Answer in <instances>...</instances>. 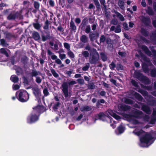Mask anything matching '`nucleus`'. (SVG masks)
Masks as SVG:
<instances>
[{
  "label": "nucleus",
  "mask_w": 156,
  "mask_h": 156,
  "mask_svg": "<svg viewBox=\"0 0 156 156\" xmlns=\"http://www.w3.org/2000/svg\"><path fill=\"white\" fill-rule=\"evenodd\" d=\"M76 83V82L74 80L69 81L67 82H64L62 85V90L63 93L64 97L66 98L69 97L68 87H70Z\"/></svg>",
  "instance_id": "1"
},
{
  "label": "nucleus",
  "mask_w": 156,
  "mask_h": 156,
  "mask_svg": "<svg viewBox=\"0 0 156 156\" xmlns=\"http://www.w3.org/2000/svg\"><path fill=\"white\" fill-rule=\"evenodd\" d=\"M90 57L89 58V62L92 64H96L99 58V55L96 49L93 48L90 51Z\"/></svg>",
  "instance_id": "2"
},
{
  "label": "nucleus",
  "mask_w": 156,
  "mask_h": 156,
  "mask_svg": "<svg viewBox=\"0 0 156 156\" xmlns=\"http://www.w3.org/2000/svg\"><path fill=\"white\" fill-rule=\"evenodd\" d=\"M17 92L16 93V94ZM18 93H19L17 99L18 100L21 102H25L27 101L29 98V96L28 92L23 90H20Z\"/></svg>",
  "instance_id": "3"
},
{
  "label": "nucleus",
  "mask_w": 156,
  "mask_h": 156,
  "mask_svg": "<svg viewBox=\"0 0 156 156\" xmlns=\"http://www.w3.org/2000/svg\"><path fill=\"white\" fill-rule=\"evenodd\" d=\"M134 75L142 83L146 84H149L150 81L147 77L144 76L141 73L135 70Z\"/></svg>",
  "instance_id": "4"
},
{
  "label": "nucleus",
  "mask_w": 156,
  "mask_h": 156,
  "mask_svg": "<svg viewBox=\"0 0 156 156\" xmlns=\"http://www.w3.org/2000/svg\"><path fill=\"white\" fill-rule=\"evenodd\" d=\"M40 116L33 110L27 118V122L29 124L35 123L39 119Z\"/></svg>",
  "instance_id": "5"
},
{
  "label": "nucleus",
  "mask_w": 156,
  "mask_h": 156,
  "mask_svg": "<svg viewBox=\"0 0 156 156\" xmlns=\"http://www.w3.org/2000/svg\"><path fill=\"white\" fill-rule=\"evenodd\" d=\"M22 13L20 11H17L15 12H11L7 17V19L9 20H14L16 19L20 20L23 19Z\"/></svg>",
  "instance_id": "6"
},
{
  "label": "nucleus",
  "mask_w": 156,
  "mask_h": 156,
  "mask_svg": "<svg viewBox=\"0 0 156 156\" xmlns=\"http://www.w3.org/2000/svg\"><path fill=\"white\" fill-rule=\"evenodd\" d=\"M154 138L152 135L147 133L141 137L140 138V141L141 144H147Z\"/></svg>",
  "instance_id": "7"
},
{
  "label": "nucleus",
  "mask_w": 156,
  "mask_h": 156,
  "mask_svg": "<svg viewBox=\"0 0 156 156\" xmlns=\"http://www.w3.org/2000/svg\"><path fill=\"white\" fill-rule=\"evenodd\" d=\"M33 109V111L39 116L41 114L43 113L47 110V109L43 105H38L37 106L34 107Z\"/></svg>",
  "instance_id": "8"
},
{
  "label": "nucleus",
  "mask_w": 156,
  "mask_h": 156,
  "mask_svg": "<svg viewBox=\"0 0 156 156\" xmlns=\"http://www.w3.org/2000/svg\"><path fill=\"white\" fill-rule=\"evenodd\" d=\"M33 93L35 97L38 100L41 99V89L37 87H36L32 88Z\"/></svg>",
  "instance_id": "9"
},
{
  "label": "nucleus",
  "mask_w": 156,
  "mask_h": 156,
  "mask_svg": "<svg viewBox=\"0 0 156 156\" xmlns=\"http://www.w3.org/2000/svg\"><path fill=\"white\" fill-rule=\"evenodd\" d=\"M89 34V37L91 41H94L98 39L99 36V33L97 31L90 32Z\"/></svg>",
  "instance_id": "10"
},
{
  "label": "nucleus",
  "mask_w": 156,
  "mask_h": 156,
  "mask_svg": "<svg viewBox=\"0 0 156 156\" xmlns=\"http://www.w3.org/2000/svg\"><path fill=\"white\" fill-rule=\"evenodd\" d=\"M133 114H132V117L138 119H141L143 116V112L140 110L135 109L133 112Z\"/></svg>",
  "instance_id": "11"
},
{
  "label": "nucleus",
  "mask_w": 156,
  "mask_h": 156,
  "mask_svg": "<svg viewBox=\"0 0 156 156\" xmlns=\"http://www.w3.org/2000/svg\"><path fill=\"white\" fill-rule=\"evenodd\" d=\"M80 27L81 29L85 32L87 34H89L91 31L90 26V25H87L86 24L81 23Z\"/></svg>",
  "instance_id": "12"
},
{
  "label": "nucleus",
  "mask_w": 156,
  "mask_h": 156,
  "mask_svg": "<svg viewBox=\"0 0 156 156\" xmlns=\"http://www.w3.org/2000/svg\"><path fill=\"white\" fill-rule=\"evenodd\" d=\"M139 104H140L142 105L141 109L146 113L150 115L151 113V111L150 108L141 102H139Z\"/></svg>",
  "instance_id": "13"
},
{
  "label": "nucleus",
  "mask_w": 156,
  "mask_h": 156,
  "mask_svg": "<svg viewBox=\"0 0 156 156\" xmlns=\"http://www.w3.org/2000/svg\"><path fill=\"white\" fill-rule=\"evenodd\" d=\"M141 21L145 26H150V25L151 22L149 17L144 16H143L142 18Z\"/></svg>",
  "instance_id": "14"
},
{
  "label": "nucleus",
  "mask_w": 156,
  "mask_h": 156,
  "mask_svg": "<svg viewBox=\"0 0 156 156\" xmlns=\"http://www.w3.org/2000/svg\"><path fill=\"white\" fill-rule=\"evenodd\" d=\"M98 119L102 120L103 121H105L106 120V118L108 117L110 119L112 118L109 116H106L105 114L103 112H101L98 115Z\"/></svg>",
  "instance_id": "15"
},
{
  "label": "nucleus",
  "mask_w": 156,
  "mask_h": 156,
  "mask_svg": "<svg viewBox=\"0 0 156 156\" xmlns=\"http://www.w3.org/2000/svg\"><path fill=\"white\" fill-rule=\"evenodd\" d=\"M141 48L144 53L149 56H151L152 55L151 52L146 45H142L141 46Z\"/></svg>",
  "instance_id": "16"
},
{
  "label": "nucleus",
  "mask_w": 156,
  "mask_h": 156,
  "mask_svg": "<svg viewBox=\"0 0 156 156\" xmlns=\"http://www.w3.org/2000/svg\"><path fill=\"white\" fill-rule=\"evenodd\" d=\"M131 107L129 105H122L119 107V109L120 111L127 112L130 110Z\"/></svg>",
  "instance_id": "17"
},
{
  "label": "nucleus",
  "mask_w": 156,
  "mask_h": 156,
  "mask_svg": "<svg viewBox=\"0 0 156 156\" xmlns=\"http://www.w3.org/2000/svg\"><path fill=\"white\" fill-rule=\"evenodd\" d=\"M148 102L149 104L151 106H154L156 105V99L153 97L149 98Z\"/></svg>",
  "instance_id": "18"
},
{
  "label": "nucleus",
  "mask_w": 156,
  "mask_h": 156,
  "mask_svg": "<svg viewBox=\"0 0 156 156\" xmlns=\"http://www.w3.org/2000/svg\"><path fill=\"white\" fill-rule=\"evenodd\" d=\"M28 61V58L26 56H24L21 58L20 61L24 66H25L27 64Z\"/></svg>",
  "instance_id": "19"
},
{
  "label": "nucleus",
  "mask_w": 156,
  "mask_h": 156,
  "mask_svg": "<svg viewBox=\"0 0 156 156\" xmlns=\"http://www.w3.org/2000/svg\"><path fill=\"white\" fill-rule=\"evenodd\" d=\"M30 75L32 77H37V75H41V73L39 71H37L34 70L33 69L32 70V72L30 73Z\"/></svg>",
  "instance_id": "20"
},
{
  "label": "nucleus",
  "mask_w": 156,
  "mask_h": 156,
  "mask_svg": "<svg viewBox=\"0 0 156 156\" xmlns=\"http://www.w3.org/2000/svg\"><path fill=\"white\" fill-rule=\"evenodd\" d=\"M134 95L135 98L140 101H142L143 100V97L138 93L135 92Z\"/></svg>",
  "instance_id": "21"
},
{
  "label": "nucleus",
  "mask_w": 156,
  "mask_h": 156,
  "mask_svg": "<svg viewBox=\"0 0 156 156\" xmlns=\"http://www.w3.org/2000/svg\"><path fill=\"white\" fill-rule=\"evenodd\" d=\"M114 12L116 14V16L119 18L121 21H122L125 20L124 18L120 13L115 10H114Z\"/></svg>",
  "instance_id": "22"
},
{
  "label": "nucleus",
  "mask_w": 156,
  "mask_h": 156,
  "mask_svg": "<svg viewBox=\"0 0 156 156\" xmlns=\"http://www.w3.org/2000/svg\"><path fill=\"white\" fill-rule=\"evenodd\" d=\"M51 37L50 36L49 33H47L46 36L44 35H42V39L43 41H45L48 39H51Z\"/></svg>",
  "instance_id": "23"
},
{
  "label": "nucleus",
  "mask_w": 156,
  "mask_h": 156,
  "mask_svg": "<svg viewBox=\"0 0 156 156\" xmlns=\"http://www.w3.org/2000/svg\"><path fill=\"white\" fill-rule=\"evenodd\" d=\"M109 113L112 116L116 119L119 120L121 119V117L120 116L115 113H113L112 111H111Z\"/></svg>",
  "instance_id": "24"
},
{
  "label": "nucleus",
  "mask_w": 156,
  "mask_h": 156,
  "mask_svg": "<svg viewBox=\"0 0 156 156\" xmlns=\"http://www.w3.org/2000/svg\"><path fill=\"white\" fill-rule=\"evenodd\" d=\"M10 80L12 82L14 83H18L19 80L18 77L15 75L11 76Z\"/></svg>",
  "instance_id": "25"
},
{
  "label": "nucleus",
  "mask_w": 156,
  "mask_h": 156,
  "mask_svg": "<svg viewBox=\"0 0 156 156\" xmlns=\"http://www.w3.org/2000/svg\"><path fill=\"white\" fill-rule=\"evenodd\" d=\"M141 34L145 37H147L149 35V32L144 28H142L141 30Z\"/></svg>",
  "instance_id": "26"
},
{
  "label": "nucleus",
  "mask_w": 156,
  "mask_h": 156,
  "mask_svg": "<svg viewBox=\"0 0 156 156\" xmlns=\"http://www.w3.org/2000/svg\"><path fill=\"white\" fill-rule=\"evenodd\" d=\"M70 26L71 29V30L76 32V27L75 25L74 22L72 20H71L70 22Z\"/></svg>",
  "instance_id": "27"
},
{
  "label": "nucleus",
  "mask_w": 156,
  "mask_h": 156,
  "mask_svg": "<svg viewBox=\"0 0 156 156\" xmlns=\"http://www.w3.org/2000/svg\"><path fill=\"white\" fill-rule=\"evenodd\" d=\"M80 41L83 43H85L88 42V38L85 35H82L80 37Z\"/></svg>",
  "instance_id": "28"
},
{
  "label": "nucleus",
  "mask_w": 156,
  "mask_h": 156,
  "mask_svg": "<svg viewBox=\"0 0 156 156\" xmlns=\"http://www.w3.org/2000/svg\"><path fill=\"white\" fill-rule=\"evenodd\" d=\"M94 2V4L95 5L97 10L99 11L101 10V6L98 0H93Z\"/></svg>",
  "instance_id": "29"
},
{
  "label": "nucleus",
  "mask_w": 156,
  "mask_h": 156,
  "mask_svg": "<svg viewBox=\"0 0 156 156\" xmlns=\"http://www.w3.org/2000/svg\"><path fill=\"white\" fill-rule=\"evenodd\" d=\"M32 36L35 40H38L40 39V36L39 34L37 32H34L33 33Z\"/></svg>",
  "instance_id": "30"
},
{
  "label": "nucleus",
  "mask_w": 156,
  "mask_h": 156,
  "mask_svg": "<svg viewBox=\"0 0 156 156\" xmlns=\"http://www.w3.org/2000/svg\"><path fill=\"white\" fill-rule=\"evenodd\" d=\"M16 70V73L18 75H22L24 74L25 69H14Z\"/></svg>",
  "instance_id": "31"
},
{
  "label": "nucleus",
  "mask_w": 156,
  "mask_h": 156,
  "mask_svg": "<svg viewBox=\"0 0 156 156\" xmlns=\"http://www.w3.org/2000/svg\"><path fill=\"white\" fill-rule=\"evenodd\" d=\"M101 57L102 61L105 62L107 61L108 57L107 55L105 54L104 52H101L100 54Z\"/></svg>",
  "instance_id": "32"
},
{
  "label": "nucleus",
  "mask_w": 156,
  "mask_h": 156,
  "mask_svg": "<svg viewBox=\"0 0 156 156\" xmlns=\"http://www.w3.org/2000/svg\"><path fill=\"white\" fill-rule=\"evenodd\" d=\"M118 4L121 9H124L125 8L124 0H119Z\"/></svg>",
  "instance_id": "33"
},
{
  "label": "nucleus",
  "mask_w": 156,
  "mask_h": 156,
  "mask_svg": "<svg viewBox=\"0 0 156 156\" xmlns=\"http://www.w3.org/2000/svg\"><path fill=\"white\" fill-rule=\"evenodd\" d=\"M117 129L119 132V133L120 134L122 133L125 130L122 124H121L118 127Z\"/></svg>",
  "instance_id": "34"
},
{
  "label": "nucleus",
  "mask_w": 156,
  "mask_h": 156,
  "mask_svg": "<svg viewBox=\"0 0 156 156\" xmlns=\"http://www.w3.org/2000/svg\"><path fill=\"white\" fill-rule=\"evenodd\" d=\"M36 23H33V25L34 27L37 30H39L41 27V26L38 23L37 20H36Z\"/></svg>",
  "instance_id": "35"
},
{
  "label": "nucleus",
  "mask_w": 156,
  "mask_h": 156,
  "mask_svg": "<svg viewBox=\"0 0 156 156\" xmlns=\"http://www.w3.org/2000/svg\"><path fill=\"white\" fill-rule=\"evenodd\" d=\"M92 110V108L90 106H84L82 108L81 111H89Z\"/></svg>",
  "instance_id": "36"
},
{
  "label": "nucleus",
  "mask_w": 156,
  "mask_h": 156,
  "mask_svg": "<svg viewBox=\"0 0 156 156\" xmlns=\"http://www.w3.org/2000/svg\"><path fill=\"white\" fill-rule=\"evenodd\" d=\"M137 91L142 94L144 96H147L148 95V93L147 91L142 89L140 88Z\"/></svg>",
  "instance_id": "37"
},
{
  "label": "nucleus",
  "mask_w": 156,
  "mask_h": 156,
  "mask_svg": "<svg viewBox=\"0 0 156 156\" xmlns=\"http://www.w3.org/2000/svg\"><path fill=\"white\" fill-rule=\"evenodd\" d=\"M105 103V100L103 99L98 100L96 103V106L98 108H99L101 103L104 104Z\"/></svg>",
  "instance_id": "38"
},
{
  "label": "nucleus",
  "mask_w": 156,
  "mask_h": 156,
  "mask_svg": "<svg viewBox=\"0 0 156 156\" xmlns=\"http://www.w3.org/2000/svg\"><path fill=\"white\" fill-rule=\"evenodd\" d=\"M0 52L1 54L5 55L6 57H9V54L5 49L4 48L1 49L0 50Z\"/></svg>",
  "instance_id": "39"
},
{
  "label": "nucleus",
  "mask_w": 156,
  "mask_h": 156,
  "mask_svg": "<svg viewBox=\"0 0 156 156\" xmlns=\"http://www.w3.org/2000/svg\"><path fill=\"white\" fill-rule=\"evenodd\" d=\"M0 44L3 46L7 47L8 44L7 43L5 40L4 39H1L0 40Z\"/></svg>",
  "instance_id": "40"
},
{
  "label": "nucleus",
  "mask_w": 156,
  "mask_h": 156,
  "mask_svg": "<svg viewBox=\"0 0 156 156\" xmlns=\"http://www.w3.org/2000/svg\"><path fill=\"white\" fill-rule=\"evenodd\" d=\"M50 24V23L49 21L47 19L45 23H44V25L43 27V29L44 30H48L49 28V25Z\"/></svg>",
  "instance_id": "41"
},
{
  "label": "nucleus",
  "mask_w": 156,
  "mask_h": 156,
  "mask_svg": "<svg viewBox=\"0 0 156 156\" xmlns=\"http://www.w3.org/2000/svg\"><path fill=\"white\" fill-rule=\"evenodd\" d=\"M34 6L36 9H39L40 6V3L38 2L34 1Z\"/></svg>",
  "instance_id": "42"
},
{
  "label": "nucleus",
  "mask_w": 156,
  "mask_h": 156,
  "mask_svg": "<svg viewBox=\"0 0 156 156\" xmlns=\"http://www.w3.org/2000/svg\"><path fill=\"white\" fill-rule=\"evenodd\" d=\"M125 102L126 104L129 105H132L133 104V101L132 100L127 98H125Z\"/></svg>",
  "instance_id": "43"
},
{
  "label": "nucleus",
  "mask_w": 156,
  "mask_h": 156,
  "mask_svg": "<svg viewBox=\"0 0 156 156\" xmlns=\"http://www.w3.org/2000/svg\"><path fill=\"white\" fill-rule=\"evenodd\" d=\"M151 77H156V69H151Z\"/></svg>",
  "instance_id": "44"
},
{
  "label": "nucleus",
  "mask_w": 156,
  "mask_h": 156,
  "mask_svg": "<svg viewBox=\"0 0 156 156\" xmlns=\"http://www.w3.org/2000/svg\"><path fill=\"white\" fill-rule=\"evenodd\" d=\"M131 84L135 87H139L138 85V83L135 80L132 79L131 81Z\"/></svg>",
  "instance_id": "45"
},
{
  "label": "nucleus",
  "mask_w": 156,
  "mask_h": 156,
  "mask_svg": "<svg viewBox=\"0 0 156 156\" xmlns=\"http://www.w3.org/2000/svg\"><path fill=\"white\" fill-rule=\"evenodd\" d=\"M121 31V26L119 25H118L116 26L115 30V33H119Z\"/></svg>",
  "instance_id": "46"
},
{
  "label": "nucleus",
  "mask_w": 156,
  "mask_h": 156,
  "mask_svg": "<svg viewBox=\"0 0 156 156\" xmlns=\"http://www.w3.org/2000/svg\"><path fill=\"white\" fill-rule=\"evenodd\" d=\"M143 132V130H140L136 132L134 131H133V133L135 135H136L138 136H140L142 134Z\"/></svg>",
  "instance_id": "47"
},
{
  "label": "nucleus",
  "mask_w": 156,
  "mask_h": 156,
  "mask_svg": "<svg viewBox=\"0 0 156 156\" xmlns=\"http://www.w3.org/2000/svg\"><path fill=\"white\" fill-rule=\"evenodd\" d=\"M82 55L85 58H87L89 57V54L88 51H85L82 52Z\"/></svg>",
  "instance_id": "48"
},
{
  "label": "nucleus",
  "mask_w": 156,
  "mask_h": 156,
  "mask_svg": "<svg viewBox=\"0 0 156 156\" xmlns=\"http://www.w3.org/2000/svg\"><path fill=\"white\" fill-rule=\"evenodd\" d=\"M67 55L70 58H74L75 57L73 53L71 51H68L67 52Z\"/></svg>",
  "instance_id": "49"
},
{
  "label": "nucleus",
  "mask_w": 156,
  "mask_h": 156,
  "mask_svg": "<svg viewBox=\"0 0 156 156\" xmlns=\"http://www.w3.org/2000/svg\"><path fill=\"white\" fill-rule=\"evenodd\" d=\"M107 43L108 44V45L107 46L108 49L110 51H112L113 49V45L112 43H108V41H107Z\"/></svg>",
  "instance_id": "50"
},
{
  "label": "nucleus",
  "mask_w": 156,
  "mask_h": 156,
  "mask_svg": "<svg viewBox=\"0 0 156 156\" xmlns=\"http://www.w3.org/2000/svg\"><path fill=\"white\" fill-rule=\"evenodd\" d=\"M60 104V103L59 102H57L56 104H55L53 107V109L55 111H56L58 109V108Z\"/></svg>",
  "instance_id": "51"
},
{
  "label": "nucleus",
  "mask_w": 156,
  "mask_h": 156,
  "mask_svg": "<svg viewBox=\"0 0 156 156\" xmlns=\"http://www.w3.org/2000/svg\"><path fill=\"white\" fill-rule=\"evenodd\" d=\"M43 92L44 95L45 96H47L49 94V92L47 88H44L43 90Z\"/></svg>",
  "instance_id": "52"
},
{
  "label": "nucleus",
  "mask_w": 156,
  "mask_h": 156,
  "mask_svg": "<svg viewBox=\"0 0 156 156\" xmlns=\"http://www.w3.org/2000/svg\"><path fill=\"white\" fill-rule=\"evenodd\" d=\"M51 72L53 76L55 78H57L59 76L58 74L56 73L54 69H51Z\"/></svg>",
  "instance_id": "53"
},
{
  "label": "nucleus",
  "mask_w": 156,
  "mask_h": 156,
  "mask_svg": "<svg viewBox=\"0 0 156 156\" xmlns=\"http://www.w3.org/2000/svg\"><path fill=\"white\" fill-rule=\"evenodd\" d=\"M106 40V37L104 35L101 36L100 39V43H104Z\"/></svg>",
  "instance_id": "54"
},
{
  "label": "nucleus",
  "mask_w": 156,
  "mask_h": 156,
  "mask_svg": "<svg viewBox=\"0 0 156 156\" xmlns=\"http://www.w3.org/2000/svg\"><path fill=\"white\" fill-rule=\"evenodd\" d=\"M64 47L66 49L67 51H70V47L69 44L65 42L64 43Z\"/></svg>",
  "instance_id": "55"
},
{
  "label": "nucleus",
  "mask_w": 156,
  "mask_h": 156,
  "mask_svg": "<svg viewBox=\"0 0 156 156\" xmlns=\"http://www.w3.org/2000/svg\"><path fill=\"white\" fill-rule=\"evenodd\" d=\"M156 121V117H153L151 118V119L149 122V123L151 124H154Z\"/></svg>",
  "instance_id": "56"
},
{
  "label": "nucleus",
  "mask_w": 156,
  "mask_h": 156,
  "mask_svg": "<svg viewBox=\"0 0 156 156\" xmlns=\"http://www.w3.org/2000/svg\"><path fill=\"white\" fill-rule=\"evenodd\" d=\"M123 116L125 118L129 119L132 117V114H124L123 115Z\"/></svg>",
  "instance_id": "57"
},
{
  "label": "nucleus",
  "mask_w": 156,
  "mask_h": 156,
  "mask_svg": "<svg viewBox=\"0 0 156 156\" xmlns=\"http://www.w3.org/2000/svg\"><path fill=\"white\" fill-rule=\"evenodd\" d=\"M95 87V85L94 83H90L88 85V88L89 89L92 90L94 89Z\"/></svg>",
  "instance_id": "58"
},
{
  "label": "nucleus",
  "mask_w": 156,
  "mask_h": 156,
  "mask_svg": "<svg viewBox=\"0 0 156 156\" xmlns=\"http://www.w3.org/2000/svg\"><path fill=\"white\" fill-rule=\"evenodd\" d=\"M150 37L153 38L154 40H156V30L152 33Z\"/></svg>",
  "instance_id": "59"
},
{
  "label": "nucleus",
  "mask_w": 156,
  "mask_h": 156,
  "mask_svg": "<svg viewBox=\"0 0 156 156\" xmlns=\"http://www.w3.org/2000/svg\"><path fill=\"white\" fill-rule=\"evenodd\" d=\"M16 57L15 55H13L12 56L10 59V62L12 65H14L15 64V58Z\"/></svg>",
  "instance_id": "60"
},
{
  "label": "nucleus",
  "mask_w": 156,
  "mask_h": 156,
  "mask_svg": "<svg viewBox=\"0 0 156 156\" xmlns=\"http://www.w3.org/2000/svg\"><path fill=\"white\" fill-rule=\"evenodd\" d=\"M148 14L150 15H154V13L153 10L151 9H149L148 10Z\"/></svg>",
  "instance_id": "61"
},
{
  "label": "nucleus",
  "mask_w": 156,
  "mask_h": 156,
  "mask_svg": "<svg viewBox=\"0 0 156 156\" xmlns=\"http://www.w3.org/2000/svg\"><path fill=\"white\" fill-rule=\"evenodd\" d=\"M48 3L50 6L51 7H54L55 5V3L54 1L52 0H49L48 1Z\"/></svg>",
  "instance_id": "62"
},
{
  "label": "nucleus",
  "mask_w": 156,
  "mask_h": 156,
  "mask_svg": "<svg viewBox=\"0 0 156 156\" xmlns=\"http://www.w3.org/2000/svg\"><path fill=\"white\" fill-rule=\"evenodd\" d=\"M101 5V9L102 10H104L105 12H106L107 10V7L106 5V3L102 5Z\"/></svg>",
  "instance_id": "63"
},
{
  "label": "nucleus",
  "mask_w": 156,
  "mask_h": 156,
  "mask_svg": "<svg viewBox=\"0 0 156 156\" xmlns=\"http://www.w3.org/2000/svg\"><path fill=\"white\" fill-rule=\"evenodd\" d=\"M151 51L152 53V56L153 58L156 59V50L153 49L151 50Z\"/></svg>",
  "instance_id": "64"
}]
</instances>
